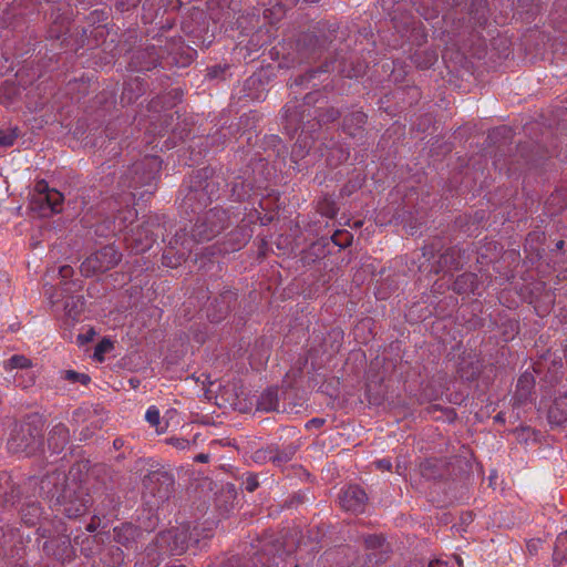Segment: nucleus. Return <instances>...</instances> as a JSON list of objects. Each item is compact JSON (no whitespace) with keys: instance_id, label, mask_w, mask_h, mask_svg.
Instances as JSON below:
<instances>
[{"instance_id":"8fccbe9b","label":"nucleus","mask_w":567,"mask_h":567,"mask_svg":"<svg viewBox=\"0 0 567 567\" xmlns=\"http://www.w3.org/2000/svg\"><path fill=\"white\" fill-rule=\"evenodd\" d=\"M556 247L557 249H561L564 247V241L563 240H559L557 244H556Z\"/></svg>"},{"instance_id":"412c9836","label":"nucleus","mask_w":567,"mask_h":567,"mask_svg":"<svg viewBox=\"0 0 567 567\" xmlns=\"http://www.w3.org/2000/svg\"><path fill=\"white\" fill-rule=\"evenodd\" d=\"M136 210L132 207H127L126 209L118 212L115 217V219L118 220V230L126 228L127 224H132L136 218Z\"/></svg>"},{"instance_id":"9d476101","label":"nucleus","mask_w":567,"mask_h":567,"mask_svg":"<svg viewBox=\"0 0 567 567\" xmlns=\"http://www.w3.org/2000/svg\"><path fill=\"white\" fill-rule=\"evenodd\" d=\"M63 203V195L56 190L51 189L44 192L42 195H34L32 199L33 205H38V208L43 215L49 213H59Z\"/></svg>"},{"instance_id":"c756f323","label":"nucleus","mask_w":567,"mask_h":567,"mask_svg":"<svg viewBox=\"0 0 567 567\" xmlns=\"http://www.w3.org/2000/svg\"><path fill=\"white\" fill-rule=\"evenodd\" d=\"M243 486L248 492H254L259 486V482L256 475L249 474L243 482Z\"/></svg>"},{"instance_id":"5701e85b","label":"nucleus","mask_w":567,"mask_h":567,"mask_svg":"<svg viewBox=\"0 0 567 567\" xmlns=\"http://www.w3.org/2000/svg\"><path fill=\"white\" fill-rule=\"evenodd\" d=\"M145 420L151 426L157 427L161 423V413L155 405H151L145 413Z\"/></svg>"},{"instance_id":"f03ea898","label":"nucleus","mask_w":567,"mask_h":567,"mask_svg":"<svg viewBox=\"0 0 567 567\" xmlns=\"http://www.w3.org/2000/svg\"><path fill=\"white\" fill-rule=\"evenodd\" d=\"M122 254L114 245H106L90 254L81 264L80 271L84 277L104 274L116 267Z\"/></svg>"},{"instance_id":"72a5a7b5","label":"nucleus","mask_w":567,"mask_h":567,"mask_svg":"<svg viewBox=\"0 0 567 567\" xmlns=\"http://www.w3.org/2000/svg\"><path fill=\"white\" fill-rule=\"evenodd\" d=\"M364 543L367 547L369 548H377L380 547L382 544V538L375 535H370L364 538Z\"/></svg>"},{"instance_id":"4d7b16f0","label":"nucleus","mask_w":567,"mask_h":567,"mask_svg":"<svg viewBox=\"0 0 567 567\" xmlns=\"http://www.w3.org/2000/svg\"><path fill=\"white\" fill-rule=\"evenodd\" d=\"M25 513H27V517H32V514H31V513H29V512H27V511H25Z\"/></svg>"},{"instance_id":"4468645a","label":"nucleus","mask_w":567,"mask_h":567,"mask_svg":"<svg viewBox=\"0 0 567 567\" xmlns=\"http://www.w3.org/2000/svg\"><path fill=\"white\" fill-rule=\"evenodd\" d=\"M548 421L554 425L567 423V392L558 395L548 409Z\"/></svg>"},{"instance_id":"20e7f679","label":"nucleus","mask_w":567,"mask_h":567,"mask_svg":"<svg viewBox=\"0 0 567 567\" xmlns=\"http://www.w3.org/2000/svg\"><path fill=\"white\" fill-rule=\"evenodd\" d=\"M161 159L157 156H147L135 163L130 169V175L123 177V185L130 189H137L140 186H150L161 171Z\"/></svg>"},{"instance_id":"ea45409f","label":"nucleus","mask_w":567,"mask_h":567,"mask_svg":"<svg viewBox=\"0 0 567 567\" xmlns=\"http://www.w3.org/2000/svg\"><path fill=\"white\" fill-rule=\"evenodd\" d=\"M35 195H42L44 194V192H50L51 189L49 188L48 183L45 181H40L35 185Z\"/></svg>"},{"instance_id":"2f4dec72","label":"nucleus","mask_w":567,"mask_h":567,"mask_svg":"<svg viewBox=\"0 0 567 567\" xmlns=\"http://www.w3.org/2000/svg\"><path fill=\"white\" fill-rule=\"evenodd\" d=\"M112 553L113 560L110 563V565H120L123 561V551L118 547H111L109 549Z\"/></svg>"},{"instance_id":"13d9d810","label":"nucleus","mask_w":567,"mask_h":567,"mask_svg":"<svg viewBox=\"0 0 567 567\" xmlns=\"http://www.w3.org/2000/svg\"><path fill=\"white\" fill-rule=\"evenodd\" d=\"M566 206H567V204H566Z\"/></svg>"},{"instance_id":"1a4fd4ad","label":"nucleus","mask_w":567,"mask_h":567,"mask_svg":"<svg viewBox=\"0 0 567 567\" xmlns=\"http://www.w3.org/2000/svg\"><path fill=\"white\" fill-rule=\"evenodd\" d=\"M159 63V54L155 45L146 47L138 50L132 56L130 65L135 71H150L156 68Z\"/></svg>"},{"instance_id":"de8ad7c7","label":"nucleus","mask_w":567,"mask_h":567,"mask_svg":"<svg viewBox=\"0 0 567 567\" xmlns=\"http://www.w3.org/2000/svg\"><path fill=\"white\" fill-rule=\"evenodd\" d=\"M123 444H124V442H123V440H122V439H115V440L113 441V446H114L116 450L121 449V447L123 446Z\"/></svg>"},{"instance_id":"4be33fe9","label":"nucleus","mask_w":567,"mask_h":567,"mask_svg":"<svg viewBox=\"0 0 567 567\" xmlns=\"http://www.w3.org/2000/svg\"><path fill=\"white\" fill-rule=\"evenodd\" d=\"M64 379L71 383L80 382L81 384H87L90 382V377L85 373H79L73 370H68L64 372Z\"/></svg>"},{"instance_id":"0eeeda50","label":"nucleus","mask_w":567,"mask_h":567,"mask_svg":"<svg viewBox=\"0 0 567 567\" xmlns=\"http://www.w3.org/2000/svg\"><path fill=\"white\" fill-rule=\"evenodd\" d=\"M42 548L47 556L61 563L69 561L74 557V549L68 536H58L45 540Z\"/></svg>"},{"instance_id":"c03bdc74","label":"nucleus","mask_w":567,"mask_h":567,"mask_svg":"<svg viewBox=\"0 0 567 567\" xmlns=\"http://www.w3.org/2000/svg\"><path fill=\"white\" fill-rule=\"evenodd\" d=\"M228 308H229V307L227 306V307L223 310V313H221L220 316H216V315H214V313H209V315H208V317L210 318V320H212V321H219V320L223 318V316L227 313Z\"/></svg>"},{"instance_id":"f257e3e1","label":"nucleus","mask_w":567,"mask_h":567,"mask_svg":"<svg viewBox=\"0 0 567 567\" xmlns=\"http://www.w3.org/2000/svg\"><path fill=\"white\" fill-rule=\"evenodd\" d=\"M44 420L32 413L24 417L8 441L9 450L14 453L33 454L43 443Z\"/></svg>"},{"instance_id":"c9c22d12","label":"nucleus","mask_w":567,"mask_h":567,"mask_svg":"<svg viewBox=\"0 0 567 567\" xmlns=\"http://www.w3.org/2000/svg\"><path fill=\"white\" fill-rule=\"evenodd\" d=\"M318 72H320V70H313L305 75L299 76L295 81L296 85H303L306 82H308L310 79H312Z\"/></svg>"},{"instance_id":"864d4df0","label":"nucleus","mask_w":567,"mask_h":567,"mask_svg":"<svg viewBox=\"0 0 567 567\" xmlns=\"http://www.w3.org/2000/svg\"><path fill=\"white\" fill-rule=\"evenodd\" d=\"M123 529H125L126 532H133V528L131 526L123 527Z\"/></svg>"},{"instance_id":"9b49d317","label":"nucleus","mask_w":567,"mask_h":567,"mask_svg":"<svg viewBox=\"0 0 567 567\" xmlns=\"http://www.w3.org/2000/svg\"><path fill=\"white\" fill-rule=\"evenodd\" d=\"M535 386L534 375L524 372L517 380L516 390L513 396L515 405H524L532 400Z\"/></svg>"},{"instance_id":"ddd939ff","label":"nucleus","mask_w":567,"mask_h":567,"mask_svg":"<svg viewBox=\"0 0 567 567\" xmlns=\"http://www.w3.org/2000/svg\"><path fill=\"white\" fill-rule=\"evenodd\" d=\"M70 432L65 424L59 423L49 432L48 444L54 453H60L69 443Z\"/></svg>"},{"instance_id":"f3484780","label":"nucleus","mask_w":567,"mask_h":567,"mask_svg":"<svg viewBox=\"0 0 567 567\" xmlns=\"http://www.w3.org/2000/svg\"><path fill=\"white\" fill-rule=\"evenodd\" d=\"M293 454H295V449L290 446L281 452H279V451L274 452L271 450L257 451L256 458L257 460L268 458L274 464L280 466V465L289 462L292 458Z\"/></svg>"},{"instance_id":"3c124183","label":"nucleus","mask_w":567,"mask_h":567,"mask_svg":"<svg viewBox=\"0 0 567 567\" xmlns=\"http://www.w3.org/2000/svg\"><path fill=\"white\" fill-rule=\"evenodd\" d=\"M121 530L122 529L114 528V532L116 533V536L118 537V542H121Z\"/></svg>"},{"instance_id":"7c9ffc66","label":"nucleus","mask_w":567,"mask_h":567,"mask_svg":"<svg viewBox=\"0 0 567 567\" xmlns=\"http://www.w3.org/2000/svg\"><path fill=\"white\" fill-rule=\"evenodd\" d=\"M475 276L473 274H463L455 280V289L460 292L461 285L470 282L471 286L474 284Z\"/></svg>"},{"instance_id":"e433bc0d","label":"nucleus","mask_w":567,"mask_h":567,"mask_svg":"<svg viewBox=\"0 0 567 567\" xmlns=\"http://www.w3.org/2000/svg\"><path fill=\"white\" fill-rule=\"evenodd\" d=\"M373 464L377 468L382 471H390L392 467L391 461L388 458L378 460Z\"/></svg>"},{"instance_id":"f704fd0d","label":"nucleus","mask_w":567,"mask_h":567,"mask_svg":"<svg viewBox=\"0 0 567 567\" xmlns=\"http://www.w3.org/2000/svg\"><path fill=\"white\" fill-rule=\"evenodd\" d=\"M324 420L320 417H313L306 423L307 430L320 429L324 424Z\"/></svg>"},{"instance_id":"7ed1b4c3","label":"nucleus","mask_w":567,"mask_h":567,"mask_svg":"<svg viewBox=\"0 0 567 567\" xmlns=\"http://www.w3.org/2000/svg\"><path fill=\"white\" fill-rule=\"evenodd\" d=\"M228 226L227 213L221 208H213L199 217L192 228L195 241H209Z\"/></svg>"},{"instance_id":"49530a36","label":"nucleus","mask_w":567,"mask_h":567,"mask_svg":"<svg viewBox=\"0 0 567 567\" xmlns=\"http://www.w3.org/2000/svg\"><path fill=\"white\" fill-rule=\"evenodd\" d=\"M92 33H94L95 37H102L104 34V29L102 27H96L92 30Z\"/></svg>"},{"instance_id":"79ce46f5","label":"nucleus","mask_w":567,"mask_h":567,"mask_svg":"<svg viewBox=\"0 0 567 567\" xmlns=\"http://www.w3.org/2000/svg\"><path fill=\"white\" fill-rule=\"evenodd\" d=\"M320 95L319 92H311L305 96V104L310 105L311 103L317 102V96Z\"/></svg>"},{"instance_id":"37998d69","label":"nucleus","mask_w":567,"mask_h":567,"mask_svg":"<svg viewBox=\"0 0 567 567\" xmlns=\"http://www.w3.org/2000/svg\"><path fill=\"white\" fill-rule=\"evenodd\" d=\"M429 567H450L449 564L444 560H441V559H436V560H432L430 564H429Z\"/></svg>"},{"instance_id":"bf43d9fd","label":"nucleus","mask_w":567,"mask_h":567,"mask_svg":"<svg viewBox=\"0 0 567 567\" xmlns=\"http://www.w3.org/2000/svg\"><path fill=\"white\" fill-rule=\"evenodd\" d=\"M296 567H298V566H296Z\"/></svg>"},{"instance_id":"dca6fc26","label":"nucleus","mask_w":567,"mask_h":567,"mask_svg":"<svg viewBox=\"0 0 567 567\" xmlns=\"http://www.w3.org/2000/svg\"><path fill=\"white\" fill-rule=\"evenodd\" d=\"M279 406L278 390L268 388L257 400V410L262 412L277 411Z\"/></svg>"},{"instance_id":"5fc2aeb1","label":"nucleus","mask_w":567,"mask_h":567,"mask_svg":"<svg viewBox=\"0 0 567 567\" xmlns=\"http://www.w3.org/2000/svg\"><path fill=\"white\" fill-rule=\"evenodd\" d=\"M306 2H309V3H315V2H318L319 0H305Z\"/></svg>"},{"instance_id":"6ab92c4d","label":"nucleus","mask_w":567,"mask_h":567,"mask_svg":"<svg viewBox=\"0 0 567 567\" xmlns=\"http://www.w3.org/2000/svg\"><path fill=\"white\" fill-rule=\"evenodd\" d=\"M32 365L31 360L22 354H14L4 362V369H28Z\"/></svg>"},{"instance_id":"c85d7f7f","label":"nucleus","mask_w":567,"mask_h":567,"mask_svg":"<svg viewBox=\"0 0 567 567\" xmlns=\"http://www.w3.org/2000/svg\"><path fill=\"white\" fill-rule=\"evenodd\" d=\"M284 117L289 124L293 125L296 130L298 128V113L292 111V106L286 105L284 107Z\"/></svg>"},{"instance_id":"cd10ccee","label":"nucleus","mask_w":567,"mask_h":567,"mask_svg":"<svg viewBox=\"0 0 567 567\" xmlns=\"http://www.w3.org/2000/svg\"><path fill=\"white\" fill-rule=\"evenodd\" d=\"M166 443L174 446L175 449H177L179 451L187 450L190 446V442L184 437L173 436V437L167 439Z\"/></svg>"},{"instance_id":"aec40b11","label":"nucleus","mask_w":567,"mask_h":567,"mask_svg":"<svg viewBox=\"0 0 567 567\" xmlns=\"http://www.w3.org/2000/svg\"><path fill=\"white\" fill-rule=\"evenodd\" d=\"M40 506L35 503H32L22 511V519L27 525L33 526L37 523L38 517L40 516Z\"/></svg>"},{"instance_id":"a19ab883","label":"nucleus","mask_w":567,"mask_h":567,"mask_svg":"<svg viewBox=\"0 0 567 567\" xmlns=\"http://www.w3.org/2000/svg\"><path fill=\"white\" fill-rule=\"evenodd\" d=\"M203 196L200 192L197 189H190L189 193L186 195V203H190L195 199H198Z\"/></svg>"},{"instance_id":"a211bd4d","label":"nucleus","mask_w":567,"mask_h":567,"mask_svg":"<svg viewBox=\"0 0 567 567\" xmlns=\"http://www.w3.org/2000/svg\"><path fill=\"white\" fill-rule=\"evenodd\" d=\"M554 561L561 564L567 560V532L560 533L555 542Z\"/></svg>"},{"instance_id":"473e14b6","label":"nucleus","mask_w":567,"mask_h":567,"mask_svg":"<svg viewBox=\"0 0 567 567\" xmlns=\"http://www.w3.org/2000/svg\"><path fill=\"white\" fill-rule=\"evenodd\" d=\"M563 197V194L560 192H557L555 194H551L550 197L547 199L546 202V206H547V209H548V213L550 215H555L557 213V210H554L551 209L550 207L558 200H560V198Z\"/></svg>"},{"instance_id":"423d86ee","label":"nucleus","mask_w":567,"mask_h":567,"mask_svg":"<svg viewBox=\"0 0 567 567\" xmlns=\"http://www.w3.org/2000/svg\"><path fill=\"white\" fill-rule=\"evenodd\" d=\"M339 503L347 512L363 513L368 503V495L361 486L349 485L341 491Z\"/></svg>"},{"instance_id":"6e6d98bb","label":"nucleus","mask_w":567,"mask_h":567,"mask_svg":"<svg viewBox=\"0 0 567 567\" xmlns=\"http://www.w3.org/2000/svg\"><path fill=\"white\" fill-rule=\"evenodd\" d=\"M128 196H130V199H131V198H134L135 195H134L133 192H130Z\"/></svg>"},{"instance_id":"603ef678","label":"nucleus","mask_w":567,"mask_h":567,"mask_svg":"<svg viewBox=\"0 0 567 567\" xmlns=\"http://www.w3.org/2000/svg\"><path fill=\"white\" fill-rule=\"evenodd\" d=\"M87 530H89V532H94V530H95L94 525H93V524H89V525H87Z\"/></svg>"},{"instance_id":"2eb2a0df","label":"nucleus","mask_w":567,"mask_h":567,"mask_svg":"<svg viewBox=\"0 0 567 567\" xmlns=\"http://www.w3.org/2000/svg\"><path fill=\"white\" fill-rule=\"evenodd\" d=\"M367 122V115L362 111H353L343 118L342 128L351 137L361 135Z\"/></svg>"},{"instance_id":"f8f14e48","label":"nucleus","mask_w":567,"mask_h":567,"mask_svg":"<svg viewBox=\"0 0 567 567\" xmlns=\"http://www.w3.org/2000/svg\"><path fill=\"white\" fill-rule=\"evenodd\" d=\"M188 530L185 527L167 530L162 535V540H171L169 550L174 555H181L188 548Z\"/></svg>"},{"instance_id":"09e8293b","label":"nucleus","mask_w":567,"mask_h":567,"mask_svg":"<svg viewBox=\"0 0 567 567\" xmlns=\"http://www.w3.org/2000/svg\"><path fill=\"white\" fill-rule=\"evenodd\" d=\"M78 340H79V342H80L81 344H83V343L87 342V341L90 340V338H89V336H85V337H84L83 334H79V336H78Z\"/></svg>"},{"instance_id":"a878e982","label":"nucleus","mask_w":567,"mask_h":567,"mask_svg":"<svg viewBox=\"0 0 567 567\" xmlns=\"http://www.w3.org/2000/svg\"><path fill=\"white\" fill-rule=\"evenodd\" d=\"M424 55H425L424 61L421 62V61H419L420 54L419 53L415 54V63L421 69H427L431 65H433L434 62L436 61V54L434 52H425Z\"/></svg>"},{"instance_id":"a18cd8bd","label":"nucleus","mask_w":567,"mask_h":567,"mask_svg":"<svg viewBox=\"0 0 567 567\" xmlns=\"http://www.w3.org/2000/svg\"><path fill=\"white\" fill-rule=\"evenodd\" d=\"M195 461L199 463H207L209 461V455L203 453L198 454L197 456H195Z\"/></svg>"},{"instance_id":"bb28decb","label":"nucleus","mask_w":567,"mask_h":567,"mask_svg":"<svg viewBox=\"0 0 567 567\" xmlns=\"http://www.w3.org/2000/svg\"><path fill=\"white\" fill-rule=\"evenodd\" d=\"M317 116L319 123H329L337 120L340 116V112L333 107H330L326 111V113H320Z\"/></svg>"},{"instance_id":"393cba45","label":"nucleus","mask_w":567,"mask_h":567,"mask_svg":"<svg viewBox=\"0 0 567 567\" xmlns=\"http://www.w3.org/2000/svg\"><path fill=\"white\" fill-rule=\"evenodd\" d=\"M332 240L340 247H347L351 244L352 236L348 231L338 230L333 234Z\"/></svg>"},{"instance_id":"58836bf2","label":"nucleus","mask_w":567,"mask_h":567,"mask_svg":"<svg viewBox=\"0 0 567 567\" xmlns=\"http://www.w3.org/2000/svg\"><path fill=\"white\" fill-rule=\"evenodd\" d=\"M73 268L71 266H62L60 269H59V275L61 276V278L63 279H68L70 277L73 276Z\"/></svg>"},{"instance_id":"6e6552de","label":"nucleus","mask_w":567,"mask_h":567,"mask_svg":"<svg viewBox=\"0 0 567 567\" xmlns=\"http://www.w3.org/2000/svg\"><path fill=\"white\" fill-rule=\"evenodd\" d=\"M91 502L90 495L82 491L75 492L73 496L64 495L61 503L62 512L69 518H76L87 512Z\"/></svg>"},{"instance_id":"4c0bfd02","label":"nucleus","mask_w":567,"mask_h":567,"mask_svg":"<svg viewBox=\"0 0 567 567\" xmlns=\"http://www.w3.org/2000/svg\"><path fill=\"white\" fill-rule=\"evenodd\" d=\"M110 342L109 341H102L100 342L96 348H95V351H94V357L96 358H100L105 351L106 349L110 347Z\"/></svg>"},{"instance_id":"b1692460","label":"nucleus","mask_w":567,"mask_h":567,"mask_svg":"<svg viewBox=\"0 0 567 567\" xmlns=\"http://www.w3.org/2000/svg\"><path fill=\"white\" fill-rule=\"evenodd\" d=\"M18 137L17 130L12 131H0V147L1 146H12L14 141Z\"/></svg>"},{"instance_id":"39448f33","label":"nucleus","mask_w":567,"mask_h":567,"mask_svg":"<svg viewBox=\"0 0 567 567\" xmlns=\"http://www.w3.org/2000/svg\"><path fill=\"white\" fill-rule=\"evenodd\" d=\"M154 226V220H146L132 229L125 237L127 245L137 254L148 250L156 240V235L153 231Z\"/></svg>"}]
</instances>
